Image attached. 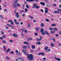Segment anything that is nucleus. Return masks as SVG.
<instances>
[{
    "mask_svg": "<svg viewBox=\"0 0 61 61\" xmlns=\"http://www.w3.org/2000/svg\"><path fill=\"white\" fill-rule=\"evenodd\" d=\"M16 17L17 18H18L19 17V15L18 14V12H17L16 14Z\"/></svg>",
    "mask_w": 61,
    "mask_h": 61,
    "instance_id": "20e7f679",
    "label": "nucleus"
},
{
    "mask_svg": "<svg viewBox=\"0 0 61 61\" xmlns=\"http://www.w3.org/2000/svg\"><path fill=\"white\" fill-rule=\"evenodd\" d=\"M13 36L14 37H18L17 35L15 34H13Z\"/></svg>",
    "mask_w": 61,
    "mask_h": 61,
    "instance_id": "7ed1b4c3",
    "label": "nucleus"
},
{
    "mask_svg": "<svg viewBox=\"0 0 61 61\" xmlns=\"http://www.w3.org/2000/svg\"><path fill=\"white\" fill-rule=\"evenodd\" d=\"M33 6L35 7H36V4L34 3L33 4Z\"/></svg>",
    "mask_w": 61,
    "mask_h": 61,
    "instance_id": "6ab92c4d",
    "label": "nucleus"
},
{
    "mask_svg": "<svg viewBox=\"0 0 61 61\" xmlns=\"http://www.w3.org/2000/svg\"><path fill=\"white\" fill-rule=\"evenodd\" d=\"M46 6H50V5H46Z\"/></svg>",
    "mask_w": 61,
    "mask_h": 61,
    "instance_id": "5fc2aeb1",
    "label": "nucleus"
},
{
    "mask_svg": "<svg viewBox=\"0 0 61 61\" xmlns=\"http://www.w3.org/2000/svg\"><path fill=\"white\" fill-rule=\"evenodd\" d=\"M52 40L54 42H56V40H55V39L54 38H53V39Z\"/></svg>",
    "mask_w": 61,
    "mask_h": 61,
    "instance_id": "a19ab883",
    "label": "nucleus"
},
{
    "mask_svg": "<svg viewBox=\"0 0 61 61\" xmlns=\"http://www.w3.org/2000/svg\"><path fill=\"white\" fill-rule=\"evenodd\" d=\"M33 0H27L26 1L27 2H32Z\"/></svg>",
    "mask_w": 61,
    "mask_h": 61,
    "instance_id": "412c9836",
    "label": "nucleus"
},
{
    "mask_svg": "<svg viewBox=\"0 0 61 61\" xmlns=\"http://www.w3.org/2000/svg\"><path fill=\"white\" fill-rule=\"evenodd\" d=\"M16 61H24V60L23 58L20 57L17 59L16 60Z\"/></svg>",
    "mask_w": 61,
    "mask_h": 61,
    "instance_id": "f03ea898",
    "label": "nucleus"
},
{
    "mask_svg": "<svg viewBox=\"0 0 61 61\" xmlns=\"http://www.w3.org/2000/svg\"><path fill=\"white\" fill-rule=\"evenodd\" d=\"M39 28L38 27H36V30L37 31H39Z\"/></svg>",
    "mask_w": 61,
    "mask_h": 61,
    "instance_id": "a878e982",
    "label": "nucleus"
},
{
    "mask_svg": "<svg viewBox=\"0 0 61 61\" xmlns=\"http://www.w3.org/2000/svg\"><path fill=\"white\" fill-rule=\"evenodd\" d=\"M10 49L9 48L6 51V53H8L9 52V51H10Z\"/></svg>",
    "mask_w": 61,
    "mask_h": 61,
    "instance_id": "4468645a",
    "label": "nucleus"
},
{
    "mask_svg": "<svg viewBox=\"0 0 61 61\" xmlns=\"http://www.w3.org/2000/svg\"><path fill=\"white\" fill-rule=\"evenodd\" d=\"M14 2V5H16L17 3L18 2V0H15Z\"/></svg>",
    "mask_w": 61,
    "mask_h": 61,
    "instance_id": "423d86ee",
    "label": "nucleus"
},
{
    "mask_svg": "<svg viewBox=\"0 0 61 61\" xmlns=\"http://www.w3.org/2000/svg\"><path fill=\"white\" fill-rule=\"evenodd\" d=\"M16 53H18V51L16 50Z\"/></svg>",
    "mask_w": 61,
    "mask_h": 61,
    "instance_id": "052dcab7",
    "label": "nucleus"
},
{
    "mask_svg": "<svg viewBox=\"0 0 61 61\" xmlns=\"http://www.w3.org/2000/svg\"><path fill=\"white\" fill-rule=\"evenodd\" d=\"M23 48L24 49H26V48H27V47L26 46H24L23 47Z\"/></svg>",
    "mask_w": 61,
    "mask_h": 61,
    "instance_id": "dca6fc26",
    "label": "nucleus"
},
{
    "mask_svg": "<svg viewBox=\"0 0 61 61\" xmlns=\"http://www.w3.org/2000/svg\"><path fill=\"white\" fill-rule=\"evenodd\" d=\"M7 60H9V58L7 56H6V57Z\"/></svg>",
    "mask_w": 61,
    "mask_h": 61,
    "instance_id": "4c0bfd02",
    "label": "nucleus"
},
{
    "mask_svg": "<svg viewBox=\"0 0 61 61\" xmlns=\"http://www.w3.org/2000/svg\"><path fill=\"white\" fill-rule=\"evenodd\" d=\"M36 7V9H38L40 8V6H38L37 5Z\"/></svg>",
    "mask_w": 61,
    "mask_h": 61,
    "instance_id": "aec40b11",
    "label": "nucleus"
},
{
    "mask_svg": "<svg viewBox=\"0 0 61 61\" xmlns=\"http://www.w3.org/2000/svg\"><path fill=\"white\" fill-rule=\"evenodd\" d=\"M26 7L27 8H28V9H29V6H28V5H26Z\"/></svg>",
    "mask_w": 61,
    "mask_h": 61,
    "instance_id": "5701e85b",
    "label": "nucleus"
},
{
    "mask_svg": "<svg viewBox=\"0 0 61 61\" xmlns=\"http://www.w3.org/2000/svg\"><path fill=\"white\" fill-rule=\"evenodd\" d=\"M2 42L4 43H6V41H5L3 40L2 41Z\"/></svg>",
    "mask_w": 61,
    "mask_h": 61,
    "instance_id": "c85d7f7f",
    "label": "nucleus"
},
{
    "mask_svg": "<svg viewBox=\"0 0 61 61\" xmlns=\"http://www.w3.org/2000/svg\"><path fill=\"white\" fill-rule=\"evenodd\" d=\"M49 29H50V30H52V28H49Z\"/></svg>",
    "mask_w": 61,
    "mask_h": 61,
    "instance_id": "3c124183",
    "label": "nucleus"
},
{
    "mask_svg": "<svg viewBox=\"0 0 61 61\" xmlns=\"http://www.w3.org/2000/svg\"><path fill=\"white\" fill-rule=\"evenodd\" d=\"M37 44H38V45H41V43L39 42H37Z\"/></svg>",
    "mask_w": 61,
    "mask_h": 61,
    "instance_id": "b1692460",
    "label": "nucleus"
},
{
    "mask_svg": "<svg viewBox=\"0 0 61 61\" xmlns=\"http://www.w3.org/2000/svg\"><path fill=\"white\" fill-rule=\"evenodd\" d=\"M10 42H13V41H12V40H11L10 41Z\"/></svg>",
    "mask_w": 61,
    "mask_h": 61,
    "instance_id": "13d9d810",
    "label": "nucleus"
},
{
    "mask_svg": "<svg viewBox=\"0 0 61 61\" xmlns=\"http://www.w3.org/2000/svg\"><path fill=\"white\" fill-rule=\"evenodd\" d=\"M55 59L58 60V61H61V59L59 58H55Z\"/></svg>",
    "mask_w": 61,
    "mask_h": 61,
    "instance_id": "6e6552de",
    "label": "nucleus"
},
{
    "mask_svg": "<svg viewBox=\"0 0 61 61\" xmlns=\"http://www.w3.org/2000/svg\"><path fill=\"white\" fill-rule=\"evenodd\" d=\"M41 34L42 35H43V36H45V33L43 32V33H41Z\"/></svg>",
    "mask_w": 61,
    "mask_h": 61,
    "instance_id": "e433bc0d",
    "label": "nucleus"
},
{
    "mask_svg": "<svg viewBox=\"0 0 61 61\" xmlns=\"http://www.w3.org/2000/svg\"><path fill=\"white\" fill-rule=\"evenodd\" d=\"M59 46H61V44L60 43L59 44Z\"/></svg>",
    "mask_w": 61,
    "mask_h": 61,
    "instance_id": "e2e57ef3",
    "label": "nucleus"
},
{
    "mask_svg": "<svg viewBox=\"0 0 61 61\" xmlns=\"http://www.w3.org/2000/svg\"><path fill=\"white\" fill-rule=\"evenodd\" d=\"M40 31L41 33H43L44 32V29L41 28L40 30Z\"/></svg>",
    "mask_w": 61,
    "mask_h": 61,
    "instance_id": "39448f33",
    "label": "nucleus"
},
{
    "mask_svg": "<svg viewBox=\"0 0 61 61\" xmlns=\"http://www.w3.org/2000/svg\"><path fill=\"white\" fill-rule=\"evenodd\" d=\"M36 1V2H37L38 1V0H32V1Z\"/></svg>",
    "mask_w": 61,
    "mask_h": 61,
    "instance_id": "864d4df0",
    "label": "nucleus"
},
{
    "mask_svg": "<svg viewBox=\"0 0 61 61\" xmlns=\"http://www.w3.org/2000/svg\"><path fill=\"white\" fill-rule=\"evenodd\" d=\"M41 5H43V6H44V5H45V3L43 2H41Z\"/></svg>",
    "mask_w": 61,
    "mask_h": 61,
    "instance_id": "9d476101",
    "label": "nucleus"
},
{
    "mask_svg": "<svg viewBox=\"0 0 61 61\" xmlns=\"http://www.w3.org/2000/svg\"><path fill=\"white\" fill-rule=\"evenodd\" d=\"M45 12L46 13H47L48 12V10H45Z\"/></svg>",
    "mask_w": 61,
    "mask_h": 61,
    "instance_id": "c756f323",
    "label": "nucleus"
},
{
    "mask_svg": "<svg viewBox=\"0 0 61 61\" xmlns=\"http://www.w3.org/2000/svg\"><path fill=\"white\" fill-rule=\"evenodd\" d=\"M17 21H16V19H15L14 20V22L15 23L16 22H17Z\"/></svg>",
    "mask_w": 61,
    "mask_h": 61,
    "instance_id": "de8ad7c7",
    "label": "nucleus"
},
{
    "mask_svg": "<svg viewBox=\"0 0 61 61\" xmlns=\"http://www.w3.org/2000/svg\"><path fill=\"white\" fill-rule=\"evenodd\" d=\"M15 23L16 24V25H19V23L17 22V21L16 22H15Z\"/></svg>",
    "mask_w": 61,
    "mask_h": 61,
    "instance_id": "2f4dec72",
    "label": "nucleus"
},
{
    "mask_svg": "<svg viewBox=\"0 0 61 61\" xmlns=\"http://www.w3.org/2000/svg\"><path fill=\"white\" fill-rule=\"evenodd\" d=\"M11 54H13L14 53V51H12L11 52Z\"/></svg>",
    "mask_w": 61,
    "mask_h": 61,
    "instance_id": "0e129e2a",
    "label": "nucleus"
},
{
    "mask_svg": "<svg viewBox=\"0 0 61 61\" xmlns=\"http://www.w3.org/2000/svg\"><path fill=\"white\" fill-rule=\"evenodd\" d=\"M8 23L9 22V23H11V22H12V20H9L8 21Z\"/></svg>",
    "mask_w": 61,
    "mask_h": 61,
    "instance_id": "4be33fe9",
    "label": "nucleus"
},
{
    "mask_svg": "<svg viewBox=\"0 0 61 61\" xmlns=\"http://www.w3.org/2000/svg\"><path fill=\"white\" fill-rule=\"evenodd\" d=\"M21 35H22V36H23V34L22 33H21Z\"/></svg>",
    "mask_w": 61,
    "mask_h": 61,
    "instance_id": "680f3d73",
    "label": "nucleus"
},
{
    "mask_svg": "<svg viewBox=\"0 0 61 61\" xmlns=\"http://www.w3.org/2000/svg\"><path fill=\"white\" fill-rule=\"evenodd\" d=\"M51 46H54V45L53 44H51Z\"/></svg>",
    "mask_w": 61,
    "mask_h": 61,
    "instance_id": "c9c22d12",
    "label": "nucleus"
},
{
    "mask_svg": "<svg viewBox=\"0 0 61 61\" xmlns=\"http://www.w3.org/2000/svg\"><path fill=\"white\" fill-rule=\"evenodd\" d=\"M16 4H15L16 5H18V6H20V4H19L18 3H16Z\"/></svg>",
    "mask_w": 61,
    "mask_h": 61,
    "instance_id": "a211bd4d",
    "label": "nucleus"
},
{
    "mask_svg": "<svg viewBox=\"0 0 61 61\" xmlns=\"http://www.w3.org/2000/svg\"><path fill=\"white\" fill-rule=\"evenodd\" d=\"M45 9H46V10H48V8H45Z\"/></svg>",
    "mask_w": 61,
    "mask_h": 61,
    "instance_id": "338daca9",
    "label": "nucleus"
},
{
    "mask_svg": "<svg viewBox=\"0 0 61 61\" xmlns=\"http://www.w3.org/2000/svg\"><path fill=\"white\" fill-rule=\"evenodd\" d=\"M54 14H56L57 13H59V12L58 11H55L54 12Z\"/></svg>",
    "mask_w": 61,
    "mask_h": 61,
    "instance_id": "9b49d317",
    "label": "nucleus"
},
{
    "mask_svg": "<svg viewBox=\"0 0 61 61\" xmlns=\"http://www.w3.org/2000/svg\"><path fill=\"white\" fill-rule=\"evenodd\" d=\"M24 44H25V45H29V44L28 42L26 41H25L24 42Z\"/></svg>",
    "mask_w": 61,
    "mask_h": 61,
    "instance_id": "1a4fd4ad",
    "label": "nucleus"
},
{
    "mask_svg": "<svg viewBox=\"0 0 61 61\" xmlns=\"http://www.w3.org/2000/svg\"><path fill=\"white\" fill-rule=\"evenodd\" d=\"M25 11H26V12H27V11H28V10H27V9H25Z\"/></svg>",
    "mask_w": 61,
    "mask_h": 61,
    "instance_id": "09e8293b",
    "label": "nucleus"
},
{
    "mask_svg": "<svg viewBox=\"0 0 61 61\" xmlns=\"http://www.w3.org/2000/svg\"><path fill=\"white\" fill-rule=\"evenodd\" d=\"M0 32H1V34H3H3H4V32L1 31Z\"/></svg>",
    "mask_w": 61,
    "mask_h": 61,
    "instance_id": "f704fd0d",
    "label": "nucleus"
},
{
    "mask_svg": "<svg viewBox=\"0 0 61 61\" xmlns=\"http://www.w3.org/2000/svg\"><path fill=\"white\" fill-rule=\"evenodd\" d=\"M29 17L30 18H31V19H33V17L31 16H29Z\"/></svg>",
    "mask_w": 61,
    "mask_h": 61,
    "instance_id": "473e14b6",
    "label": "nucleus"
},
{
    "mask_svg": "<svg viewBox=\"0 0 61 61\" xmlns=\"http://www.w3.org/2000/svg\"><path fill=\"white\" fill-rule=\"evenodd\" d=\"M24 54L25 55H27V57H28V59L30 60H33L34 58L33 57V56L32 55L29 54L28 55V53L25 52L24 53Z\"/></svg>",
    "mask_w": 61,
    "mask_h": 61,
    "instance_id": "f257e3e1",
    "label": "nucleus"
},
{
    "mask_svg": "<svg viewBox=\"0 0 61 61\" xmlns=\"http://www.w3.org/2000/svg\"><path fill=\"white\" fill-rule=\"evenodd\" d=\"M55 36L56 37H57L59 36V35L58 34H57L55 35Z\"/></svg>",
    "mask_w": 61,
    "mask_h": 61,
    "instance_id": "ea45409f",
    "label": "nucleus"
},
{
    "mask_svg": "<svg viewBox=\"0 0 61 61\" xmlns=\"http://www.w3.org/2000/svg\"><path fill=\"white\" fill-rule=\"evenodd\" d=\"M30 26V24H29L27 26L28 27H29Z\"/></svg>",
    "mask_w": 61,
    "mask_h": 61,
    "instance_id": "79ce46f5",
    "label": "nucleus"
},
{
    "mask_svg": "<svg viewBox=\"0 0 61 61\" xmlns=\"http://www.w3.org/2000/svg\"><path fill=\"white\" fill-rule=\"evenodd\" d=\"M44 32L46 34H48V33H49L48 32H47V31H45Z\"/></svg>",
    "mask_w": 61,
    "mask_h": 61,
    "instance_id": "393cba45",
    "label": "nucleus"
},
{
    "mask_svg": "<svg viewBox=\"0 0 61 61\" xmlns=\"http://www.w3.org/2000/svg\"><path fill=\"white\" fill-rule=\"evenodd\" d=\"M48 48V47H45V50H46Z\"/></svg>",
    "mask_w": 61,
    "mask_h": 61,
    "instance_id": "a18cd8bd",
    "label": "nucleus"
},
{
    "mask_svg": "<svg viewBox=\"0 0 61 61\" xmlns=\"http://www.w3.org/2000/svg\"><path fill=\"white\" fill-rule=\"evenodd\" d=\"M0 17L1 18V19H3V16H2V15H0Z\"/></svg>",
    "mask_w": 61,
    "mask_h": 61,
    "instance_id": "37998d69",
    "label": "nucleus"
},
{
    "mask_svg": "<svg viewBox=\"0 0 61 61\" xmlns=\"http://www.w3.org/2000/svg\"><path fill=\"white\" fill-rule=\"evenodd\" d=\"M59 34L60 35H61V31H60L59 32Z\"/></svg>",
    "mask_w": 61,
    "mask_h": 61,
    "instance_id": "774afa93",
    "label": "nucleus"
},
{
    "mask_svg": "<svg viewBox=\"0 0 61 61\" xmlns=\"http://www.w3.org/2000/svg\"><path fill=\"white\" fill-rule=\"evenodd\" d=\"M11 25H14V22H12L11 23Z\"/></svg>",
    "mask_w": 61,
    "mask_h": 61,
    "instance_id": "49530a36",
    "label": "nucleus"
},
{
    "mask_svg": "<svg viewBox=\"0 0 61 61\" xmlns=\"http://www.w3.org/2000/svg\"><path fill=\"white\" fill-rule=\"evenodd\" d=\"M51 51V50L50 49H49L47 50L46 51H47V52H50V51Z\"/></svg>",
    "mask_w": 61,
    "mask_h": 61,
    "instance_id": "7c9ffc66",
    "label": "nucleus"
},
{
    "mask_svg": "<svg viewBox=\"0 0 61 61\" xmlns=\"http://www.w3.org/2000/svg\"><path fill=\"white\" fill-rule=\"evenodd\" d=\"M35 47H36L35 45H33L32 46V49H35Z\"/></svg>",
    "mask_w": 61,
    "mask_h": 61,
    "instance_id": "f8f14e48",
    "label": "nucleus"
},
{
    "mask_svg": "<svg viewBox=\"0 0 61 61\" xmlns=\"http://www.w3.org/2000/svg\"><path fill=\"white\" fill-rule=\"evenodd\" d=\"M55 31H57V29L55 28Z\"/></svg>",
    "mask_w": 61,
    "mask_h": 61,
    "instance_id": "bf43d9fd",
    "label": "nucleus"
},
{
    "mask_svg": "<svg viewBox=\"0 0 61 61\" xmlns=\"http://www.w3.org/2000/svg\"><path fill=\"white\" fill-rule=\"evenodd\" d=\"M41 27H43L44 26V24L43 23H41Z\"/></svg>",
    "mask_w": 61,
    "mask_h": 61,
    "instance_id": "ddd939ff",
    "label": "nucleus"
},
{
    "mask_svg": "<svg viewBox=\"0 0 61 61\" xmlns=\"http://www.w3.org/2000/svg\"><path fill=\"white\" fill-rule=\"evenodd\" d=\"M22 16H23V17H24V16H25V14H23L22 15Z\"/></svg>",
    "mask_w": 61,
    "mask_h": 61,
    "instance_id": "8fccbe9b",
    "label": "nucleus"
},
{
    "mask_svg": "<svg viewBox=\"0 0 61 61\" xmlns=\"http://www.w3.org/2000/svg\"><path fill=\"white\" fill-rule=\"evenodd\" d=\"M38 35V34L37 33H36L35 34V36H37Z\"/></svg>",
    "mask_w": 61,
    "mask_h": 61,
    "instance_id": "6e6d98bb",
    "label": "nucleus"
},
{
    "mask_svg": "<svg viewBox=\"0 0 61 61\" xmlns=\"http://www.w3.org/2000/svg\"><path fill=\"white\" fill-rule=\"evenodd\" d=\"M55 28H53L52 30H55Z\"/></svg>",
    "mask_w": 61,
    "mask_h": 61,
    "instance_id": "69168bd1",
    "label": "nucleus"
},
{
    "mask_svg": "<svg viewBox=\"0 0 61 61\" xmlns=\"http://www.w3.org/2000/svg\"><path fill=\"white\" fill-rule=\"evenodd\" d=\"M46 21H47V22H49V20L48 19H46Z\"/></svg>",
    "mask_w": 61,
    "mask_h": 61,
    "instance_id": "72a5a7b5",
    "label": "nucleus"
},
{
    "mask_svg": "<svg viewBox=\"0 0 61 61\" xmlns=\"http://www.w3.org/2000/svg\"><path fill=\"white\" fill-rule=\"evenodd\" d=\"M12 6H13V7H17V5H12Z\"/></svg>",
    "mask_w": 61,
    "mask_h": 61,
    "instance_id": "cd10ccee",
    "label": "nucleus"
},
{
    "mask_svg": "<svg viewBox=\"0 0 61 61\" xmlns=\"http://www.w3.org/2000/svg\"><path fill=\"white\" fill-rule=\"evenodd\" d=\"M26 50H23L22 51L23 53H25V52H26Z\"/></svg>",
    "mask_w": 61,
    "mask_h": 61,
    "instance_id": "bb28decb",
    "label": "nucleus"
},
{
    "mask_svg": "<svg viewBox=\"0 0 61 61\" xmlns=\"http://www.w3.org/2000/svg\"><path fill=\"white\" fill-rule=\"evenodd\" d=\"M8 27L7 26L6 27V29H8Z\"/></svg>",
    "mask_w": 61,
    "mask_h": 61,
    "instance_id": "4d7b16f0",
    "label": "nucleus"
},
{
    "mask_svg": "<svg viewBox=\"0 0 61 61\" xmlns=\"http://www.w3.org/2000/svg\"><path fill=\"white\" fill-rule=\"evenodd\" d=\"M2 37L3 38H5V35H4L2 36Z\"/></svg>",
    "mask_w": 61,
    "mask_h": 61,
    "instance_id": "c03bdc74",
    "label": "nucleus"
},
{
    "mask_svg": "<svg viewBox=\"0 0 61 61\" xmlns=\"http://www.w3.org/2000/svg\"><path fill=\"white\" fill-rule=\"evenodd\" d=\"M42 55V56H44L45 55V54L43 52L39 53V55Z\"/></svg>",
    "mask_w": 61,
    "mask_h": 61,
    "instance_id": "0eeeda50",
    "label": "nucleus"
},
{
    "mask_svg": "<svg viewBox=\"0 0 61 61\" xmlns=\"http://www.w3.org/2000/svg\"><path fill=\"white\" fill-rule=\"evenodd\" d=\"M25 33H27V31L26 30H25Z\"/></svg>",
    "mask_w": 61,
    "mask_h": 61,
    "instance_id": "603ef678",
    "label": "nucleus"
},
{
    "mask_svg": "<svg viewBox=\"0 0 61 61\" xmlns=\"http://www.w3.org/2000/svg\"><path fill=\"white\" fill-rule=\"evenodd\" d=\"M20 12H24L25 11L23 10H21L20 11Z\"/></svg>",
    "mask_w": 61,
    "mask_h": 61,
    "instance_id": "58836bf2",
    "label": "nucleus"
},
{
    "mask_svg": "<svg viewBox=\"0 0 61 61\" xmlns=\"http://www.w3.org/2000/svg\"><path fill=\"white\" fill-rule=\"evenodd\" d=\"M37 40H38V41H41V38H40L39 39L38 38H37Z\"/></svg>",
    "mask_w": 61,
    "mask_h": 61,
    "instance_id": "2eb2a0df",
    "label": "nucleus"
},
{
    "mask_svg": "<svg viewBox=\"0 0 61 61\" xmlns=\"http://www.w3.org/2000/svg\"><path fill=\"white\" fill-rule=\"evenodd\" d=\"M52 26H56V25L55 24H51Z\"/></svg>",
    "mask_w": 61,
    "mask_h": 61,
    "instance_id": "f3484780",
    "label": "nucleus"
}]
</instances>
